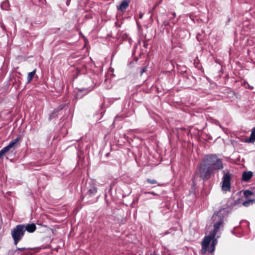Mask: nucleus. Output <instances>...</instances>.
I'll use <instances>...</instances> for the list:
<instances>
[{
  "instance_id": "nucleus-7",
  "label": "nucleus",
  "mask_w": 255,
  "mask_h": 255,
  "mask_svg": "<svg viewBox=\"0 0 255 255\" xmlns=\"http://www.w3.org/2000/svg\"><path fill=\"white\" fill-rule=\"evenodd\" d=\"M253 173L252 171H244L242 174V180L244 181H249L253 177Z\"/></svg>"
},
{
  "instance_id": "nucleus-4",
  "label": "nucleus",
  "mask_w": 255,
  "mask_h": 255,
  "mask_svg": "<svg viewBox=\"0 0 255 255\" xmlns=\"http://www.w3.org/2000/svg\"><path fill=\"white\" fill-rule=\"evenodd\" d=\"M24 225H18L11 231V236L15 245L22 238L24 234Z\"/></svg>"
},
{
  "instance_id": "nucleus-11",
  "label": "nucleus",
  "mask_w": 255,
  "mask_h": 255,
  "mask_svg": "<svg viewBox=\"0 0 255 255\" xmlns=\"http://www.w3.org/2000/svg\"><path fill=\"white\" fill-rule=\"evenodd\" d=\"M246 142H255V128H254L252 130V132L250 136L246 139Z\"/></svg>"
},
{
  "instance_id": "nucleus-3",
  "label": "nucleus",
  "mask_w": 255,
  "mask_h": 255,
  "mask_svg": "<svg viewBox=\"0 0 255 255\" xmlns=\"http://www.w3.org/2000/svg\"><path fill=\"white\" fill-rule=\"evenodd\" d=\"M197 168L199 176L203 180L209 178L214 170L212 167L205 165L203 162L198 165Z\"/></svg>"
},
{
  "instance_id": "nucleus-21",
  "label": "nucleus",
  "mask_w": 255,
  "mask_h": 255,
  "mask_svg": "<svg viewBox=\"0 0 255 255\" xmlns=\"http://www.w3.org/2000/svg\"><path fill=\"white\" fill-rule=\"evenodd\" d=\"M145 194H152L153 195H157V194L154 192H145Z\"/></svg>"
},
{
  "instance_id": "nucleus-12",
  "label": "nucleus",
  "mask_w": 255,
  "mask_h": 255,
  "mask_svg": "<svg viewBox=\"0 0 255 255\" xmlns=\"http://www.w3.org/2000/svg\"><path fill=\"white\" fill-rule=\"evenodd\" d=\"M9 7V3L8 0H5L1 4V7L4 10H7Z\"/></svg>"
},
{
  "instance_id": "nucleus-17",
  "label": "nucleus",
  "mask_w": 255,
  "mask_h": 255,
  "mask_svg": "<svg viewBox=\"0 0 255 255\" xmlns=\"http://www.w3.org/2000/svg\"><path fill=\"white\" fill-rule=\"evenodd\" d=\"M244 195L245 197L247 198L250 196L253 195V193L249 190H246L244 191Z\"/></svg>"
},
{
  "instance_id": "nucleus-9",
  "label": "nucleus",
  "mask_w": 255,
  "mask_h": 255,
  "mask_svg": "<svg viewBox=\"0 0 255 255\" xmlns=\"http://www.w3.org/2000/svg\"><path fill=\"white\" fill-rule=\"evenodd\" d=\"M130 0H123L121 4L118 7V9L121 11L125 10L128 6Z\"/></svg>"
},
{
  "instance_id": "nucleus-24",
  "label": "nucleus",
  "mask_w": 255,
  "mask_h": 255,
  "mask_svg": "<svg viewBox=\"0 0 255 255\" xmlns=\"http://www.w3.org/2000/svg\"><path fill=\"white\" fill-rule=\"evenodd\" d=\"M142 16H143V14L142 13H140L139 14V18H142Z\"/></svg>"
},
{
  "instance_id": "nucleus-26",
  "label": "nucleus",
  "mask_w": 255,
  "mask_h": 255,
  "mask_svg": "<svg viewBox=\"0 0 255 255\" xmlns=\"http://www.w3.org/2000/svg\"><path fill=\"white\" fill-rule=\"evenodd\" d=\"M151 255H157V254H156L154 253V254H151Z\"/></svg>"
},
{
  "instance_id": "nucleus-10",
  "label": "nucleus",
  "mask_w": 255,
  "mask_h": 255,
  "mask_svg": "<svg viewBox=\"0 0 255 255\" xmlns=\"http://www.w3.org/2000/svg\"><path fill=\"white\" fill-rule=\"evenodd\" d=\"M24 232L27 231L29 233H33L36 230V226L34 224H28L26 226L24 225Z\"/></svg>"
},
{
  "instance_id": "nucleus-5",
  "label": "nucleus",
  "mask_w": 255,
  "mask_h": 255,
  "mask_svg": "<svg viewBox=\"0 0 255 255\" xmlns=\"http://www.w3.org/2000/svg\"><path fill=\"white\" fill-rule=\"evenodd\" d=\"M231 175L229 172L225 173L222 179V190L224 191H230L231 190Z\"/></svg>"
},
{
  "instance_id": "nucleus-15",
  "label": "nucleus",
  "mask_w": 255,
  "mask_h": 255,
  "mask_svg": "<svg viewBox=\"0 0 255 255\" xmlns=\"http://www.w3.org/2000/svg\"><path fill=\"white\" fill-rule=\"evenodd\" d=\"M36 70H34L33 71L28 73L27 76V81L30 82L33 78L34 75L35 74Z\"/></svg>"
},
{
  "instance_id": "nucleus-1",
  "label": "nucleus",
  "mask_w": 255,
  "mask_h": 255,
  "mask_svg": "<svg viewBox=\"0 0 255 255\" xmlns=\"http://www.w3.org/2000/svg\"><path fill=\"white\" fill-rule=\"evenodd\" d=\"M227 215V210L225 208L220 209L218 212H215L212 217V223L213 225L214 229L209 235L204 238L202 243L201 252L205 254L207 251L210 243L212 241L211 249L209 250V252L212 253L215 250V245L216 240L214 239L217 233L219 230L224 227L225 218Z\"/></svg>"
},
{
  "instance_id": "nucleus-20",
  "label": "nucleus",
  "mask_w": 255,
  "mask_h": 255,
  "mask_svg": "<svg viewBox=\"0 0 255 255\" xmlns=\"http://www.w3.org/2000/svg\"><path fill=\"white\" fill-rule=\"evenodd\" d=\"M146 68L143 67L141 68V71H140V75H141L144 72H145L146 71Z\"/></svg>"
},
{
  "instance_id": "nucleus-6",
  "label": "nucleus",
  "mask_w": 255,
  "mask_h": 255,
  "mask_svg": "<svg viewBox=\"0 0 255 255\" xmlns=\"http://www.w3.org/2000/svg\"><path fill=\"white\" fill-rule=\"evenodd\" d=\"M87 194L89 196H91L95 194L97 192V188H96L95 184L93 182L89 183V185L87 186Z\"/></svg>"
},
{
  "instance_id": "nucleus-25",
  "label": "nucleus",
  "mask_w": 255,
  "mask_h": 255,
  "mask_svg": "<svg viewBox=\"0 0 255 255\" xmlns=\"http://www.w3.org/2000/svg\"><path fill=\"white\" fill-rule=\"evenodd\" d=\"M59 108H60L59 110H62V109L63 108V106H62V105H61V106L59 107Z\"/></svg>"
},
{
  "instance_id": "nucleus-13",
  "label": "nucleus",
  "mask_w": 255,
  "mask_h": 255,
  "mask_svg": "<svg viewBox=\"0 0 255 255\" xmlns=\"http://www.w3.org/2000/svg\"><path fill=\"white\" fill-rule=\"evenodd\" d=\"M22 137L21 135L18 136L16 138L11 140L9 143H17L19 142H22Z\"/></svg>"
},
{
  "instance_id": "nucleus-18",
  "label": "nucleus",
  "mask_w": 255,
  "mask_h": 255,
  "mask_svg": "<svg viewBox=\"0 0 255 255\" xmlns=\"http://www.w3.org/2000/svg\"><path fill=\"white\" fill-rule=\"evenodd\" d=\"M26 250V248H17L14 250V252L17 253V255H19L21 252L24 251Z\"/></svg>"
},
{
  "instance_id": "nucleus-14",
  "label": "nucleus",
  "mask_w": 255,
  "mask_h": 255,
  "mask_svg": "<svg viewBox=\"0 0 255 255\" xmlns=\"http://www.w3.org/2000/svg\"><path fill=\"white\" fill-rule=\"evenodd\" d=\"M255 203V200H249L243 203V205L245 207H248L250 205Z\"/></svg>"
},
{
  "instance_id": "nucleus-19",
  "label": "nucleus",
  "mask_w": 255,
  "mask_h": 255,
  "mask_svg": "<svg viewBox=\"0 0 255 255\" xmlns=\"http://www.w3.org/2000/svg\"><path fill=\"white\" fill-rule=\"evenodd\" d=\"M8 255H17V253H15L14 250H11V251H9Z\"/></svg>"
},
{
  "instance_id": "nucleus-27",
  "label": "nucleus",
  "mask_w": 255,
  "mask_h": 255,
  "mask_svg": "<svg viewBox=\"0 0 255 255\" xmlns=\"http://www.w3.org/2000/svg\"><path fill=\"white\" fill-rule=\"evenodd\" d=\"M24 255H29L26 253H25V254H24Z\"/></svg>"
},
{
  "instance_id": "nucleus-2",
  "label": "nucleus",
  "mask_w": 255,
  "mask_h": 255,
  "mask_svg": "<svg viewBox=\"0 0 255 255\" xmlns=\"http://www.w3.org/2000/svg\"><path fill=\"white\" fill-rule=\"evenodd\" d=\"M202 162L205 165L212 167L214 170H220L223 168V165L221 159H219L216 155L208 154L205 155Z\"/></svg>"
},
{
  "instance_id": "nucleus-22",
  "label": "nucleus",
  "mask_w": 255,
  "mask_h": 255,
  "mask_svg": "<svg viewBox=\"0 0 255 255\" xmlns=\"http://www.w3.org/2000/svg\"><path fill=\"white\" fill-rule=\"evenodd\" d=\"M54 114H55V113H54V112L53 113H52V114L50 115V119H51V118H54V117H55Z\"/></svg>"
},
{
  "instance_id": "nucleus-23",
  "label": "nucleus",
  "mask_w": 255,
  "mask_h": 255,
  "mask_svg": "<svg viewBox=\"0 0 255 255\" xmlns=\"http://www.w3.org/2000/svg\"><path fill=\"white\" fill-rule=\"evenodd\" d=\"M240 199H238L235 201V204H237L240 203Z\"/></svg>"
},
{
  "instance_id": "nucleus-8",
  "label": "nucleus",
  "mask_w": 255,
  "mask_h": 255,
  "mask_svg": "<svg viewBox=\"0 0 255 255\" xmlns=\"http://www.w3.org/2000/svg\"><path fill=\"white\" fill-rule=\"evenodd\" d=\"M14 145L15 144H8L6 147L3 148L1 150H0V158L3 156L6 152H7L11 149H14Z\"/></svg>"
},
{
  "instance_id": "nucleus-16",
  "label": "nucleus",
  "mask_w": 255,
  "mask_h": 255,
  "mask_svg": "<svg viewBox=\"0 0 255 255\" xmlns=\"http://www.w3.org/2000/svg\"><path fill=\"white\" fill-rule=\"evenodd\" d=\"M146 181L147 183L151 184H157L158 186H161V184L159 183H158L157 181L155 179H147L146 180Z\"/></svg>"
}]
</instances>
